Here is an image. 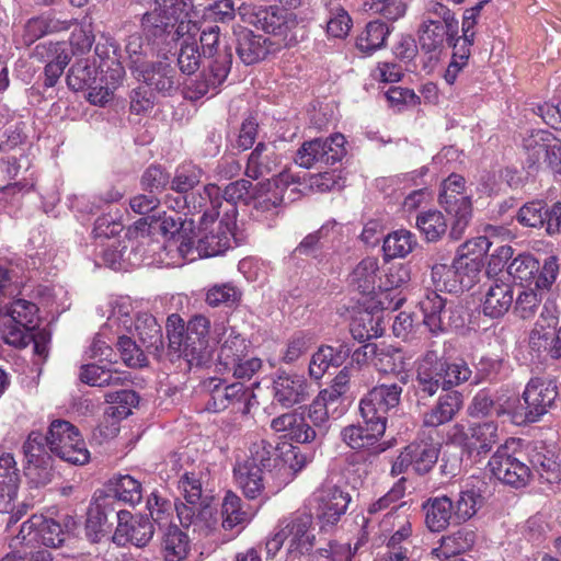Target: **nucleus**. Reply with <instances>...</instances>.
<instances>
[{"label":"nucleus","mask_w":561,"mask_h":561,"mask_svg":"<svg viewBox=\"0 0 561 561\" xmlns=\"http://www.w3.org/2000/svg\"><path fill=\"white\" fill-rule=\"evenodd\" d=\"M443 359L434 351L427 352L417 363L416 382L421 392L432 397L444 389Z\"/></svg>","instance_id":"nucleus-23"},{"label":"nucleus","mask_w":561,"mask_h":561,"mask_svg":"<svg viewBox=\"0 0 561 561\" xmlns=\"http://www.w3.org/2000/svg\"><path fill=\"white\" fill-rule=\"evenodd\" d=\"M5 314L14 324L32 330L37 324L38 308L34 302L19 298L7 306Z\"/></svg>","instance_id":"nucleus-54"},{"label":"nucleus","mask_w":561,"mask_h":561,"mask_svg":"<svg viewBox=\"0 0 561 561\" xmlns=\"http://www.w3.org/2000/svg\"><path fill=\"white\" fill-rule=\"evenodd\" d=\"M431 276L434 285L438 290H445L448 293H458L463 290L460 283V276L458 268L455 267V260L451 265L443 262L445 261L444 255L436 254L432 259Z\"/></svg>","instance_id":"nucleus-42"},{"label":"nucleus","mask_w":561,"mask_h":561,"mask_svg":"<svg viewBox=\"0 0 561 561\" xmlns=\"http://www.w3.org/2000/svg\"><path fill=\"white\" fill-rule=\"evenodd\" d=\"M561 146V140L548 130H533L523 139V148L527 154L526 162L529 168L542 169L545 156L549 149Z\"/></svg>","instance_id":"nucleus-26"},{"label":"nucleus","mask_w":561,"mask_h":561,"mask_svg":"<svg viewBox=\"0 0 561 561\" xmlns=\"http://www.w3.org/2000/svg\"><path fill=\"white\" fill-rule=\"evenodd\" d=\"M424 510L425 523L431 531H442L454 520V502L447 495L430 499Z\"/></svg>","instance_id":"nucleus-36"},{"label":"nucleus","mask_w":561,"mask_h":561,"mask_svg":"<svg viewBox=\"0 0 561 561\" xmlns=\"http://www.w3.org/2000/svg\"><path fill=\"white\" fill-rule=\"evenodd\" d=\"M274 400L285 408L300 404L310 397V383L298 374H279L273 381Z\"/></svg>","instance_id":"nucleus-17"},{"label":"nucleus","mask_w":561,"mask_h":561,"mask_svg":"<svg viewBox=\"0 0 561 561\" xmlns=\"http://www.w3.org/2000/svg\"><path fill=\"white\" fill-rule=\"evenodd\" d=\"M302 2L304 0H279L283 8L243 4L239 10L247 23L277 37L279 44L291 47L304 38L305 30L297 15L289 10L301 7Z\"/></svg>","instance_id":"nucleus-1"},{"label":"nucleus","mask_w":561,"mask_h":561,"mask_svg":"<svg viewBox=\"0 0 561 561\" xmlns=\"http://www.w3.org/2000/svg\"><path fill=\"white\" fill-rule=\"evenodd\" d=\"M188 536L178 527H170L165 533L161 552L165 561H182L190 552Z\"/></svg>","instance_id":"nucleus-49"},{"label":"nucleus","mask_w":561,"mask_h":561,"mask_svg":"<svg viewBox=\"0 0 561 561\" xmlns=\"http://www.w3.org/2000/svg\"><path fill=\"white\" fill-rule=\"evenodd\" d=\"M271 428L277 433H286V436L301 444L316 440V434L304 415L296 412H287L271 421Z\"/></svg>","instance_id":"nucleus-28"},{"label":"nucleus","mask_w":561,"mask_h":561,"mask_svg":"<svg viewBox=\"0 0 561 561\" xmlns=\"http://www.w3.org/2000/svg\"><path fill=\"white\" fill-rule=\"evenodd\" d=\"M412 463V470L419 474L427 473L438 459V448L428 442H414L405 447Z\"/></svg>","instance_id":"nucleus-47"},{"label":"nucleus","mask_w":561,"mask_h":561,"mask_svg":"<svg viewBox=\"0 0 561 561\" xmlns=\"http://www.w3.org/2000/svg\"><path fill=\"white\" fill-rule=\"evenodd\" d=\"M313 502L319 518L327 524H335L345 514L351 496L335 485H323L313 493Z\"/></svg>","instance_id":"nucleus-18"},{"label":"nucleus","mask_w":561,"mask_h":561,"mask_svg":"<svg viewBox=\"0 0 561 561\" xmlns=\"http://www.w3.org/2000/svg\"><path fill=\"white\" fill-rule=\"evenodd\" d=\"M202 476L201 471L184 472L179 480V489L188 506H196L199 501L203 502Z\"/></svg>","instance_id":"nucleus-63"},{"label":"nucleus","mask_w":561,"mask_h":561,"mask_svg":"<svg viewBox=\"0 0 561 561\" xmlns=\"http://www.w3.org/2000/svg\"><path fill=\"white\" fill-rule=\"evenodd\" d=\"M416 243L415 236L411 231L399 229L385 238L382 250L387 257H404L413 251Z\"/></svg>","instance_id":"nucleus-53"},{"label":"nucleus","mask_w":561,"mask_h":561,"mask_svg":"<svg viewBox=\"0 0 561 561\" xmlns=\"http://www.w3.org/2000/svg\"><path fill=\"white\" fill-rule=\"evenodd\" d=\"M454 502V520L463 523L472 518L483 506L484 497L476 486L466 485L453 499Z\"/></svg>","instance_id":"nucleus-44"},{"label":"nucleus","mask_w":561,"mask_h":561,"mask_svg":"<svg viewBox=\"0 0 561 561\" xmlns=\"http://www.w3.org/2000/svg\"><path fill=\"white\" fill-rule=\"evenodd\" d=\"M114 499L135 505L142 499L141 483L129 474L118 476L112 481Z\"/></svg>","instance_id":"nucleus-59"},{"label":"nucleus","mask_w":561,"mask_h":561,"mask_svg":"<svg viewBox=\"0 0 561 561\" xmlns=\"http://www.w3.org/2000/svg\"><path fill=\"white\" fill-rule=\"evenodd\" d=\"M221 528L232 530L250 520V515L242 508V500L231 491H228L221 503Z\"/></svg>","instance_id":"nucleus-48"},{"label":"nucleus","mask_w":561,"mask_h":561,"mask_svg":"<svg viewBox=\"0 0 561 561\" xmlns=\"http://www.w3.org/2000/svg\"><path fill=\"white\" fill-rule=\"evenodd\" d=\"M445 26H447V24L440 23L439 20H433L431 18L424 19L419 30L420 47L431 53L440 48L445 41L451 42L458 34L459 24H456L453 30Z\"/></svg>","instance_id":"nucleus-31"},{"label":"nucleus","mask_w":561,"mask_h":561,"mask_svg":"<svg viewBox=\"0 0 561 561\" xmlns=\"http://www.w3.org/2000/svg\"><path fill=\"white\" fill-rule=\"evenodd\" d=\"M476 542V533L468 528H461L447 536H443L439 546L433 549V553L443 561L451 560V557L463 553L472 548Z\"/></svg>","instance_id":"nucleus-39"},{"label":"nucleus","mask_w":561,"mask_h":561,"mask_svg":"<svg viewBox=\"0 0 561 561\" xmlns=\"http://www.w3.org/2000/svg\"><path fill=\"white\" fill-rule=\"evenodd\" d=\"M556 381L545 378H531L522 394V401L513 409L516 422L534 423L541 419L558 398Z\"/></svg>","instance_id":"nucleus-4"},{"label":"nucleus","mask_w":561,"mask_h":561,"mask_svg":"<svg viewBox=\"0 0 561 561\" xmlns=\"http://www.w3.org/2000/svg\"><path fill=\"white\" fill-rule=\"evenodd\" d=\"M105 402L108 404L106 414L117 420L126 419L138 405L139 397L134 390L122 389L105 394Z\"/></svg>","instance_id":"nucleus-50"},{"label":"nucleus","mask_w":561,"mask_h":561,"mask_svg":"<svg viewBox=\"0 0 561 561\" xmlns=\"http://www.w3.org/2000/svg\"><path fill=\"white\" fill-rule=\"evenodd\" d=\"M198 27L191 21H181L176 27V34L181 36L178 65L185 75H193L199 67L202 55L196 42Z\"/></svg>","instance_id":"nucleus-20"},{"label":"nucleus","mask_w":561,"mask_h":561,"mask_svg":"<svg viewBox=\"0 0 561 561\" xmlns=\"http://www.w3.org/2000/svg\"><path fill=\"white\" fill-rule=\"evenodd\" d=\"M389 33L390 30L386 23L371 21L357 37L356 46L360 51L370 55L383 46Z\"/></svg>","instance_id":"nucleus-52"},{"label":"nucleus","mask_w":561,"mask_h":561,"mask_svg":"<svg viewBox=\"0 0 561 561\" xmlns=\"http://www.w3.org/2000/svg\"><path fill=\"white\" fill-rule=\"evenodd\" d=\"M20 472L10 453L0 456V513H13L16 507Z\"/></svg>","instance_id":"nucleus-21"},{"label":"nucleus","mask_w":561,"mask_h":561,"mask_svg":"<svg viewBox=\"0 0 561 561\" xmlns=\"http://www.w3.org/2000/svg\"><path fill=\"white\" fill-rule=\"evenodd\" d=\"M249 451L250 456L245 461H253L254 466L260 467L262 470H267L271 476L275 458L279 456L277 448L270 440L261 438L251 444Z\"/></svg>","instance_id":"nucleus-58"},{"label":"nucleus","mask_w":561,"mask_h":561,"mask_svg":"<svg viewBox=\"0 0 561 561\" xmlns=\"http://www.w3.org/2000/svg\"><path fill=\"white\" fill-rule=\"evenodd\" d=\"M520 224L534 228H545L547 233L561 231V203H554L550 208L540 202L525 204L517 214Z\"/></svg>","instance_id":"nucleus-15"},{"label":"nucleus","mask_w":561,"mask_h":561,"mask_svg":"<svg viewBox=\"0 0 561 561\" xmlns=\"http://www.w3.org/2000/svg\"><path fill=\"white\" fill-rule=\"evenodd\" d=\"M379 277L378 259L367 256L350 274V286L363 295H368L375 291Z\"/></svg>","instance_id":"nucleus-38"},{"label":"nucleus","mask_w":561,"mask_h":561,"mask_svg":"<svg viewBox=\"0 0 561 561\" xmlns=\"http://www.w3.org/2000/svg\"><path fill=\"white\" fill-rule=\"evenodd\" d=\"M69 27L68 21L56 19L50 14L32 18L24 25L23 43L31 45L45 35L66 31Z\"/></svg>","instance_id":"nucleus-43"},{"label":"nucleus","mask_w":561,"mask_h":561,"mask_svg":"<svg viewBox=\"0 0 561 561\" xmlns=\"http://www.w3.org/2000/svg\"><path fill=\"white\" fill-rule=\"evenodd\" d=\"M461 394L457 391L440 396L437 403L424 413L423 423L425 426L437 427L450 422L461 409Z\"/></svg>","instance_id":"nucleus-34"},{"label":"nucleus","mask_w":561,"mask_h":561,"mask_svg":"<svg viewBox=\"0 0 561 561\" xmlns=\"http://www.w3.org/2000/svg\"><path fill=\"white\" fill-rule=\"evenodd\" d=\"M213 339L220 344L218 359L224 367L236 365V360L247 356L248 343L236 329L228 328L225 323H216Z\"/></svg>","instance_id":"nucleus-22"},{"label":"nucleus","mask_w":561,"mask_h":561,"mask_svg":"<svg viewBox=\"0 0 561 561\" xmlns=\"http://www.w3.org/2000/svg\"><path fill=\"white\" fill-rule=\"evenodd\" d=\"M416 227L426 241L436 242L447 232V220L439 210L431 209L416 216Z\"/></svg>","instance_id":"nucleus-51"},{"label":"nucleus","mask_w":561,"mask_h":561,"mask_svg":"<svg viewBox=\"0 0 561 561\" xmlns=\"http://www.w3.org/2000/svg\"><path fill=\"white\" fill-rule=\"evenodd\" d=\"M237 485L248 499H257L265 489L263 470L253 465V461L238 462L233 468Z\"/></svg>","instance_id":"nucleus-32"},{"label":"nucleus","mask_w":561,"mask_h":561,"mask_svg":"<svg viewBox=\"0 0 561 561\" xmlns=\"http://www.w3.org/2000/svg\"><path fill=\"white\" fill-rule=\"evenodd\" d=\"M37 54L47 58L44 85L53 88L70 61L67 45L65 43H50L48 46L37 47Z\"/></svg>","instance_id":"nucleus-30"},{"label":"nucleus","mask_w":561,"mask_h":561,"mask_svg":"<svg viewBox=\"0 0 561 561\" xmlns=\"http://www.w3.org/2000/svg\"><path fill=\"white\" fill-rule=\"evenodd\" d=\"M288 174L279 173L276 178L268 180L264 192H260L257 195H252L251 202L255 214L253 215L256 219H261L264 215L275 216L278 214V207L283 203V195L280 194L282 185L287 183Z\"/></svg>","instance_id":"nucleus-25"},{"label":"nucleus","mask_w":561,"mask_h":561,"mask_svg":"<svg viewBox=\"0 0 561 561\" xmlns=\"http://www.w3.org/2000/svg\"><path fill=\"white\" fill-rule=\"evenodd\" d=\"M308 462L309 458L297 447L288 446L280 450L278 458H275L274 469L271 470V492L276 493L290 483Z\"/></svg>","instance_id":"nucleus-16"},{"label":"nucleus","mask_w":561,"mask_h":561,"mask_svg":"<svg viewBox=\"0 0 561 561\" xmlns=\"http://www.w3.org/2000/svg\"><path fill=\"white\" fill-rule=\"evenodd\" d=\"M96 68L87 59L78 60L67 75V84L73 91L91 88L96 81Z\"/></svg>","instance_id":"nucleus-56"},{"label":"nucleus","mask_w":561,"mask_h":561,"mask_svg":"<svg viewBox=\"0 0 561 561\" xmlns=\"http://www.w3.org/2000/svg\"><path fill=\"white\" fill-rule=\"evenodd\" d=\"M174 506L180 524L185 528L192 527L193 533L201 537L211 536L221 527L217 510L209 504L197 508L180 502Z\"/></svg>","instance_id":"nucleus-13"},{"label":"nucleus","mask_w":561,"mask_h":561,"mask_svg":"<svg viewBox=\"0 0 561 561\" xmlns=\"http://www.w3.org/2000/svg\"><path fill=\"white\" fill-rule=\"evenodd\" d=\"M188 198V208L186 214H202L199 221L214 219L219 215V208L222 205L220 188L215 184H207L203 192L191 193Z\"/></svg>","instance_id":"nucleus-29"},{"label":"nucleus","mask_w":561,"mask_h":561,"mask_svg":"<svg viewBox=\"0 0 561 561\" xmlns=\"http://www.w3.org/2000/svg\"><path fill=\"white\" fill-rule=\"evenodd\" d=\"M499 426L493 421L472 424L465 434V446L478 454H486L499 442Z\"/></svg>","instance_id":"nucleus-33"},{"label":"nucleus","mask_w":561,"mask_h":561,"mask_svg":"<svg viewBox=\"0 0 561 561\" xmlns=\"http://www.w3.org/2000/svg\"><path fill=\"white\" fill-rule=\"evenodd\" d=\"M513 301V287L500 278L492 279L485 290L483 313L490 318H500L511 309Z\"/></svg>","instance_id":"nucleus-24"},{"label":"nucleus","mask_w":561,"mask_h":561,"mask_svg":"<svg viewBox=\"0 0 561 561\" xmlns=\"http://www.w3.org/2000/svg\"><path fill=\"white\" fill-rule=\"evenodd\" d=\"M210 321L202 314L190 319L185 325L183 319L173 313L167 320V336L170 348L183 357L190 367H199L211 355L209 346Z\"/></svg>","instance_id":"nucleus-2"},{"label":"nucleus","mask_w":561,"mask_h":561,"mask_svg":"<svg viewBox=\"0 0 561 561\" xmlns=\"http://www.w3.org/2000/svg\"><path fill=\"white\" fill-rule=\"evenodd\" d=\"M67 536L68 530L59 522L42 514H35L22 524L11 547L16 549L19 545L26 546L34 551H37L36 549L41 546L57 548L65 542Z\"/></svg>","instance_id":"nucleus-6"},{"label":"nucleus","mask_w":561,"mask_h":561,"mask_svg":"<svg viewBox=\"0 0 561 561\" xmlns=\"http://www.w3.org/2000/svg\"><path fill=\"white\" fill-rule=\"evenodd\" d=\"M49 450L72 465L82 466L90 460V453L78 430L68 421L55 420L46 435Z\"/></svg>","instance_id":"nucleus-5"},{"label":"nucleus","mask_w":561,"mask_h":561,"mask_svg":"<svg viewBox=\"0 0 561 561\" xmlns=\"http://www.w3.org/2000/svg\"><path fill=\"white\" fill-rule=\"evenodd\" d=\"M203 170L192 163H183L175 170L174 176L171 180V190L176 194H186L194 190L202 180Z\"/></svg>","instance_id":"nucleus-57"},{"label":"nucleus","mask_w":561,"mask_h":561,"mask_svg":"<svg viewBox=\"0 0 561 561\" xmlns=\"http://www.w3.org/2000/svg\"><path fill=\"white\" fill-rule=\"evenodd\" d=\"M279 163L274 146L263 142L256 145L248 159L245 174L256 180L272 173Z\"/></svg>","instance_id":"nucleus-41"},{"label":"nucleus","mask_w":561,"mask_h":561,"mask_svg":"<svg viewBox=\"0 0 561 561\" xmlns=\"http://www.w3.org/2000/svg\"><path fill=\"white\" fill-rule=\"evenodd\" d=\"M204 57L209 59L207 72L190 80L185 84V98L196 101L205 96L209 91L216 89L226 80L232 64V53L230 47L219 48V27L208 26L204 28L199 36Z\"/></svg>","instance_id":"nucleus-3"},{"label":"nucleus","mask_w":561,"mask_h":561,"mask_svg":"<svg viewBox=\"0 0 561 561\" xmlns=\"http://www.w3.org/2000/svg\"><path fill=\"white\" fill-rule=\"evenodd\" d=\"M517 445L514 438L507 439L499 446L488 462L491 473L499 481L514 488L526 485L530 477L529 467L515 454Z\"/></svg>","instance_id":"nucleus-10"},{"label":"nucleus","mask_w":561,"mask_h":561,"mask_svg":"<svg viewBox=\"0 0 561 561\" xmlns=\"http://www.w3.org/2000/svg\"><path fill=\"white\" fill-rule=\"evenodd\" d=\"M410 280V270L404 264L398 263L390 265L379 277L378 288L383 291L382 297L379 300V305L382 310H398L404 301V297L401 293L390 291L398 289L407 285Z\"/></svg>","instance_id":"nucleus-19"},{"label":"nucleus","mask_w":561,"mask_h":561,"mask_svg":"<svg viewBox=\"0 0 561 561\" xmlns=\"http://www.w3.org/2000/svg\"><path fill=\"white\" fill-rule=\"evenodd\" d=\"M115 517L118 525L113 538L118 545L130 542L136 547H144L151 540L154 528L149 518L130 517V514L123 510L115 512Z\"/></svg>","instance_id":"nucleus-14"},{"label":"nucleus","mask_w":561,"mask_h":561,"mask_svg":"<svg viewBox=\"0 0 561 561\" xmlns=\"http://www.w3.org/2000/svg\"><path fill=\"white\" fill-rule=\"evenodd\" d=\"M332 412L317 398L308 408L307 422L311 425V431L316 434V439H322L329 427V419Z\"/></svg>","instance_id":"nucleus-64"},{"label":"nucleus","mask_w":561,"mask_h":561,"mask_svg":"<svg viewBox=\"0 0 561 561\" xmlns=\"http://www.w3.org/2000/svg\"><path fill=\"white\" fill-rule=\"evenodd\" d=\"M540 263L530 254H519L507 266V273L520 283H535Z\"/></svg>","instance_id":"nucleus-60"},{"label":"nucleus","mask_w":561,"mask_h":561,"mask_svg":"<svg viewBox=\"0 0 561 561\" xmlns=\"http://www.w3.org/2000/svg\"><path fill=\"white\" fill-rule=\"evenodd\" d=\"M266 38L242 28L237 32V54L245 65H253L267 55Z\"/></svg>","instance_id":"nucleus-40"},{"label":"nucleus","mask_w":561,"mask_h":561,"mask_svg":"<svg viewBox=\"0 0 561 561\" xmlns=\"http://www.w3.org/2000/svg\"><path fill=\"white\" fill-rule=\"evenodd\" d=\"M423 322L433 334H438L447 329L463 327V308L459 304H447L437 293H428L421 301Z\"/></svg>","instance_id":"nucleus-9"},{"label":"nucleus","mask_w":561,"mask_h":561,"mask_svg":"<svg viewBox=\"0 0 561 561\" xmlns=\"http://www.w3.org/2000/svg\"><path fill=\"white\" fill-rule=\"evenodd\" d=\"M233 221L227 215L217 220V217L199 221L197 232L196 253L199 257H210L222 254L231 247L233 238Z\"/></svg>","instance_id":"nucleus-11"},{"label":"nucleus","mask_w":561,"mask_h":561,"mask_svg":"<svg viewBox=\"0 0 561 561\" xmlns=\"http://www.w3.org/2000/svg\"><path fill=\"white\" fill-rule=\"evenodd\" d=\"M280 536L286 540L289 554L297 557L308 553L314 546L316 536L312 528V516L308 513H296L280 525Z\"/></svg>","instance_id":"nucleus-12"},{"label":"nucleus","mask_w":561,"mask_h":561,"mask_svg":"<svg viewBox=\"0 0 561 561\" xmlns=\"http://www.w3.org/2000/svg\"><path fill=\"white\" fill-rule=\"evenodd\" d=\"M176 9L173 0H157L156 8L142 16V25L145 27L154 28L153 34L157 35L171 24L175 19Z\"/></svg>","instance_id":"nucleus-55"},{"label":"nucleus","mask_w":561,"mask_h":561,"mask_svg":"<svg viewBox=\"0 0 561 561\" xmlns=\"http://www.w3.org/2000/svg\"><path fill=\"white\" fill-rule=\"evenodd\" d=\"M348 354L350 350L344 345H340L339 348L329 345L321 346L311 357L310 376L320 379L330 366H340Z\"/></svg>","instance_id":"nucleus-45"},{"label":"nucleus","mask_w":561,"mask_h":561,"mask_svg":"<svg viewBox=\"0 0 561 561\" xmlns=\"http://www.w3.org/2000/svg\"><path fill=\"white\" fill-rule=\"evenodd\" d=\"M352 360L357 365L370 364L379 373L393 374L400 376L401 381H407L409 358L401 348L385 342L367 343L353 353Z\"/></svg>","instance_id":"nucleus-7"},{"label":"nucleus","mask_w":561,"mask_h":561,"mask_svg":"<svg viewBox=\"0 0 561 561\" xmlns=\"http://www.w3.org/2000/svg\"><path fill=\"white\" fill-rule=\"evenodd\" d=\"M80 380L92 387L124 386L129 382L126 373L96 364L83 365L80 371Z\"/></svg>","instance_id":"nucleus-37"},{"label":"nucleus","mask_w":561,"mask_h":561,"mask_svg":"<svg viewBox=\"0 0 561 561\" xmlns=\"http://www.w3.org/2000/svg\"><path fill=\"white\" fill-rule=\"evenodd\" d=\"M385 434L381 423H366L364 425H348L341 431L342 440L353 449L373 447Z\"/></svg>","instance_id":"nucleus-35"},{"label":"nucleus","mask_w":561,"mask_h":561,"mask_svg":"<svg viewBox=\"0 0 561 561\" xmlns=\"http://www.w3.org/2000/svg\"><path fill=\"white\" fill-rule=\"evenodd\" d=\"M136 75L149 87L164 94H171L179 84L174 68L167 61L148 62Z\"/></svg>","instance_id":"nucleus-27"},{"label":"nucleus","mask_w":561,"mask_h":561,"mask_svg":"<svg viewBox=\"0 0 561 561\" xmlns=\"http://www.w3.org/2000/svg\"><path fill=\"white\" fill-rule=\"evenodd\" d=\"M135 331L148 352H159L163 347L162 329L153 316L139 314L135 321Z\"/></svg>","instance_id":"nucleus-46"},{"label":"nucleus","mask_w":561,"mask_h":561,"mask_svg":"<svg viewBox=\"0 0 561 561\" xmlns=\"http://www.w3.org/2000/svg\"><path fill=\"white\" fill-rule=\"evenodd\" d=\"M313 335L307 331H297L287 340L282 352V360L291 364L305 355L313 345Z\"/></svg>","instance_id":"nucleus-61"},{"label":"nucleus","mask_w":561,"mask_h":561,"mask_svg":"<svg viewBox=\"0 0 561 561\" xmlns=\"http://www.w3.org/2000/svg\"><path fill=\"white\" fill-rule=\"evenodd\" d=\"M242 293L231 283L216 284L206 293V302L210 307L237 305L241 299Z\"/></svg>","instance_id":"nucleus-62"},{"label":"nucleus","mask_w":561,"mask_h":561,"mask_svg":"<svg viewBox=\"0 0 561 561\" xmlns=\"http://www.w3.org/2000/svg\"><path fill=\"white\" fill-rule=\"evenodd\" d=\"M345 142V137L339 133L325 139L305 141L297 150L295 161L306 169L333 165L346 154Z\"/></svg>","instance_id":"nucleus-8"}]
</instances>
